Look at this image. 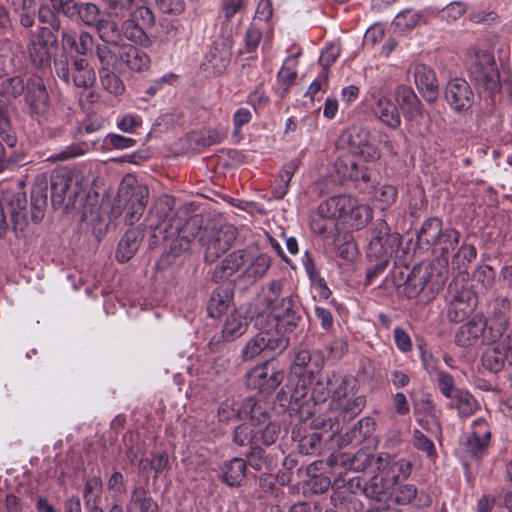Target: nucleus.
<instances>
[{"mask_svg": "<svg viewBox=\"0 0 512 512\" xmlns=\"http://www.w3.org/2000/svg\"><path fill=\"white\" fill-rule=\"evenodd\" d=\"M283 283L273 280L263 286L257 295L258 316L267 317L269 324L275 325L282 332H290L300 319L292 295L282 296Z\"/></svg>", "mask_w": 512, "mask_h": 512, "instance_id": "f257e3e1", "label": "nucleus"}, {"mask_svg": "<svg viewBox=\"0 0 512 512\" xmlns=\"http://www.w3.org/2000/svg\"><path fill=\"white\" fill-rule=\"evenodd\" d=\"M271 258L267 254L252 256L246 249L227 254L214 268L212 279L216 283L229 280L236 273L250 284L256 283L269 270Z\"/></svg>", "mask_w": 512, "mask_h": 512, "instance_id": "f03ea898", "label": "nucleus"}, {"mask_svg": "<svg viewBox=\"0 0 512 512\" xmlns=\"http://www.w3.org/2000/svg\"><path fill=\"white\" fill-rule=\"evenodd\" d=\"M255 326L260 330L250 338L243 347L241 354L245 361L254 360L258 356L273 358L283 352L288 346V339L284 336L286 332L277 329L275 325H264L263 316H257Z\"/></svg>", "mask_w": 512, "mask_h": 512, "instance_id": "7ed1b4c3", "label": "nucleus"}, {"mask_svg": "<svg viewBox=\"0 0 512 512\" xmlns=\"http://www.w3.org/2000/svg\"><path fill=\"white\" fill-rule=\"evenodd\" d=\"M401 244L402 237L399 233H391L384 220L377 221L368 247V256L377 261L375 272H382L387 267Z\"/></svg>", "mask_w": 512, "mask_h": 512, "instance_id": "20e7f679", "label": "nucleus"}, {"mask_svg": "<svg viewBox=\"0 0 512 512\" xmlns=\"http://www.w3.org/2000/svg\"><path fill=\"white\" fill-rule=\"evenodd\" d=\"M149 197L147 186L139 184L135 179L124 180L119 188L117 203L123 206L125 221L128 225L135 224L143 215Z\"/></svg>", "mask_w": 512, "mask_h": 512, "instance_id": "39448f33", "label": "nucleus"}, {"mask_svg": "<svg viewBox=\"0 0 512 512\" xmlns=\"http://www.w3.org/2000/svg\"><path fill=\"white\" fill-rule=\"evenodd\" d=\"M57 76L65 83L71 81L77 88L89 89L95 82V72L84 58H74L70 64L69 56L62 53L54 59Z\"/></svg>", "mask_w": 512, "mask_h": 512, "instance_id": "423d86ee", "label": "nucleus"}, {"mask_svg": "<svg viewBox=\"0 0 512 512\" xmlns=\"http://www.w3.org/2000/svg\"><path fill=\"white\" fill-rule=\"evenodd\" d=\"M121 20V37L124 36L127 40L144 47L150 45L146 30L154 26L155 16L149 7L141 5Z\"/></svg>", "mask_w": 512, "mask_h": 512, "instance_id": "0eeeda50", "label": "nucleus"}, {"mask_svg": "<svg viewBox=\"0 0 512 512\" xmlns=\"http://www.w3.org/2000/svg\"><path fill=\"white\" fill-rule=\"evenodd\" d=\"M494 327L487 328V321L482 315H475L467 323L461 325L455 334V343L460 347H472L479 343L488 344L495 342Z\"/></svg>", "mask_w": 512, "mask_h": 512, "instance_id": "6e6552de", "label": "nucleus"}, {"mask_svg": "<svg viewBox=\"0 0 512 512\" xmlns=\"http://www.w3.org/2000/svg\"><path fill=\"white\" fill-rule=\"evenodd\" d=\"M448 318L452 322L464 320L476 307L477 297L463 284L452 281L447 289Z\"/></svg>", "mask_w": 512, "mask_h": 512, "instance_id": "1a4fd4ad", "label": "nucleus"}, {"mask_svg": "<svg viewBox=\"0 0 512 512\" xmlns=\"http://www.w3.org/2000/svg\"><path fill=\"white\" fill-rule=\"evenodd\" d=\"M237 238V229L233 225H223L218 230L205 232L200 236V242L205 247V260L214 262L226 253Z\"/></svg>", "mask_w": 512, "mask_h": 512, "instance_id": "9d476101", "label": "nucleus"}, {"mask_svg": "<svg viewBox=\"0 0 512 512\" xmlns=\"http://www.w3.org/2000/svg\"><path fill=\"white\" fill-rule=\"evenodd\" d=\"M80 176L68 170H56L51 175V201L54 205L73 204L81 192Z\"/></svg>", "mask_w": 512, "mask_h": 512, "instance_id": "9b49d317", "label": "nucleus"}, {"mask_svg": "<svg viewBox=\"0 0 512 512\" xmlns=\"http://www.w3.org/2000/svg\"><path fill=\"white\" fill-rule=\"evenodd\" d=\"M470 74L487 91L494 93L499 89L500 76L491 52L479 50L475 53V61L470 68Z\"/></svg>", "mask_w": 512, "mask_h": 512, "instance_id": "f8f14e48", "label": "nucleus"}, {"mask_svg": "<svg viewBox=\"0 0 512 512\" xmlns=\"http://www.w3.org/2000/svg\"><path fill=\"white\" fill-rule=\"evenodd\" d=\"M97 59L99 62V78L103 89L115 96L122 95L125 92V85L116 74V71L121 70L118 55L106 49H100Z\"/></svg>", "mask_w": 512, "mask_h": 512, "instance_id": "ddd939ff", "label": "nucleus"}, {"mask_svg": "<svg viewBox=\"0 0 512 512\" xmlns=\"http://www.w3.org/2000/svg\"><path fill=\"white\" fill-rule=\"evenodd\" d=\"M284 379V373L270 367L266 361L261 365L252 368L246 374V385L251 390L269 395L281 384Z\"/></svg>", "mask_w": 512, "mask_h": 512, "instance_id": "4468645a", "label": "nucleus"}, {"mask_svg": "<svg viewBox=\"0 0 512 512\" xmlns=\"http://www.w3.org/2000/svg\"><path fill=\"white\" fill-rule=\"evenodd\" d=\"M506 364L512 367V330L505 338L488 347L482 355V365L490 372L498 373Z\"/></svg>", "mask_w": 512, "mask_h": 512, "instance_id": "2eb2a0df", "label": "nucleus"}, {"mask_svg": "<svg viewBox=\"0 0 512 512\" xmlns=\"http://www.w3.org/2000/svg\"><path fill=\"white\" fill-rule=\"evenodd\" d=\"M374 103L372 105L373 115L385 126L391 129H398L401 126V112L397 105L384 95L381 91L371 93Z\"/></svg>", "mask_w": 512, "mask_h": 512, "instance_id": "dca6fc26", "label": "nucleus"}, {"mask_svg": "<svg viewBox=\"0 0 512 512\" xmlns=\"http://www.w3.org/2000/svg\"><path fill=\"white\" fill-rule=\"evenodd\" d=\"M396 105L407 121L420 122L424 118V107L414 92L406 85H399L394 93Z\"/></svg>", "mask_w": 512, "mask_h": 512, "instance_id": "f3484780", "label": "nucleus"}, {"mask_svg": "<svg viewBox=\"0 0 512 512\" xmlns=\"http://www.w3.org/2000/svg\"><path fill=\"white\" fill-rule=\"evenodd\" d=\"M114 18L99 19L94 28L98 37L103 43L97 44L95 48L96 57L99 56L100 49H106L113 54L118 55L117 50L121 48V32L120 25Z\"/></svg>", "mask_w": 512, "mask_h": 512, "instance_id": "a211bd4d", "label": "nucleus"}, {"mask_svg": "<svg viewBox=\"0 0 512 512\" xmlns=\"http://www.w3.org/2000/svg\"><path fill=\"white\" fill-rule=\"evenodd\" d=\"M412 74L422 97L428 103L435 102L439 96V88L434 70L426 64L419 63L412 67Z\"/></svg>", "mask_w": 512, "mask_h": 512, "instance_id": "6ab92c4d", "label": "nucleus"}, {"mask_svg": "<svg viewBox=\"0 0 512 512\" xmlns=\"http://www.w3.org/2000/svg\"><path fill=\"white\" fill-rule=\"evenodd\" d=\"M312 374L313 371H310L308 375L306 373H299L297 376H291L288 379V383L277 395L278 399L282 402V406L299 404L305 399L309 392Z\"/></svg>", "mask_w": 512, "mask_h": 512, "instance_id": "aec40b11", "label": "nucleus"}, {"mask_svg": "<svg viewBox=\"0 0 512 512\" xmlns=\"http://www.w3.org/2000/svg\"><path fill=\"white\" fill-rule=\"evenodd\" d=\"M445 98L454 110L464 111L471 107L474 95L466 80L455 78L448 82Z\"/></svg>", "mask_w": 512, "mask_h": 512, "instance_id": "412c9836", "label": "nucleus"}, {"mask_svg": "<svg viewBox=\"0 0 512 512\" xmlns=\"http://www.w3.org/2000/svg\"><path fill=\"white\" fill-rule=\"evenodd\" d=\"M57 47L56 40L50 33L47 37L44 34H39L31 39L29 45V55L33 64L39 68L50 66L51 57Z\"/></svg>", "mask_w": 512, "mask_h": 512, "instance_id": "4be33fe9", "label": "nucleus"}, {"mask_svg": "<svg viewBox=\"0 0 512 512\" xmlns=\"http://www.w3.org/2000/svg\"><path fill=\"white\" fill-rule=\"evenodd\" d=\"M200 223L201 220L195 216L189 218L182 227L177 228V236L170 244L169 254L177 257L186 252L191 242L201 233Z\"/></svg>", "mask_w": 512, "mask_h": 512, "instance_id": "5701e85b", "label": "nucleus"}, {"mask_svg": "<svg viewBox=\"0 0 512 512\" xmlns=\"http://www.w3.org/2000/svg\"><path fill=\"white\" fill-rule=\"evenodd\" d=\"M491 430L484 418L473 421V431L466 442V450L471 457H482L490 443Z\"/></svg>", "mask_w": 512, "mask_h": 512, "instance_id": "b1692460", "label": "nucleus"}, {"mask_svg": "<svg viewBox=\"0 0 512 512\" xmlns=\"http://www.w3.org/2000/svg\"><path fill=\"white\" fill-rule=\"evenodd\" d=\"M25 99L32 113L42 115L46 112L49 96L41 77L34 75L29 78Z\"/></svg>", "mask_w": 512, "mask_h": 512, "instance_id": "393cba45", "label": "nucleus"}, {"mask_svg": "<svg viewBox=\"0 0 512 512\" xmlns=\"http://www.w3.org/2000/svg\"><path fill=\"white\" fill-rule=\"evenodd\" d=\"M119 58V67L124 66L135 72H142L149 68L150 57L144 51L133 45H121L117 50Z\"/></svg>", "mask_w": 512, "mask_h": 512, "instance_id": "a878e982", "label": "nucleus"}, {"mask_svg": "<svg viewBox=\"0 0 512 512\" xmlns=\"http://www.w3.org/2000/svg\"><path fill=\"white\" fill-rule=\"evenodd\" d=\"M231 55L225 44L215 45L206 53L202 67L211 75L221 74L228 67Z\"/></svg>", "mask_w": 512, "mask_h": 512, "instance_id": "bb28decb", "label": "nucleus"}, {"mask_svg": "<svg viewBox=\"0 0 512 512\" xmlns=\"http://www.w3.org/2000/svg\"><path fill=\"white\" fill-rule=\"evenodd\" d=\"M100 15L99 7L92 2H77L68 0L66 17L70 19L79 18L85 25L94 27Z\"/></svg>", "mask_w": 512, "mask_h": 512, "instance_id": "cd10ccee", "label": "nucleus"}, {"mask_svg": "<svg viewBox=\"0 0 512 512\" xmlns=\"http://www.w3.org/2000/svg\"><path fill=\"white\" fill-rule=\"evenodd\" d=\"M354 204V198L347 195H337L330 197L326 201L322 202L317 211L320 212V216L324 215L330 220L337 222L338 219L344 218L346 210L351 209Z\"/></svg>", "mask_w": 512, "mask_h": 512, "instance_id": "c85d7f7f", "label": "nucleus"}, {"mask_svg": "<svg viewBox=\"0 0 512 512\" xmlns=\"http://www.w3.org/2000/svg\"><path fill=\"white\" fill-rule=\"evenodd\" d=\"M240 419H249L254 427L262 426L269 420L266 403L247 397L240 404Z\"/></svg>", "mask_w": 512, "mask_h": 512, "instance_id": "c756f323", "label": "nucleus"}, {"mask_svg": "<svg viewBox=\"0 0 512 512\" xmlns=\"http://www.w3.org/2000/svg\"><path fill=\"white\" fill-rule=\"evenodd\" d=\"M3 201L7 203L9 207V213L11 221L14 224V229H17L18 227L22 229V226L26 224L27 220V199L25 193L18 191L10 194L7 192L4 194Z\"/></svg>", "mask_w": 512, "mask_h": 512, "instance_id": "7c9ffc66", "label": "nucleus"}, {"mask_svg": "<svg viewBox=\"0 0 512 512\" xmlns=\"http://www.w3.org/2000/svg\"><path fill=\"white\" fill-rule=\"evenodd\" d=\"M511 300L508 297L498 296L490 303V310L495 319L494 336L501 337L509 323Z\"/></svg>", "mask_w": 512, "mask_h": 512, "instance_id": "2f4dec72", "label": "nucleus"}, {"mask_svg": "<svg viewBox=\"0 0 512 512\" xmlns=\"http://www.w3.org/2000/svg\"><path fill=\"white\" fill-rule=\"evenodd\" d=\"M233 293L230 288L219 286L210 296L207 311L210 317L218 318L223 315L231 305Z\"/></svg>", "mask_w": 512, "mask_h": 512, "instance_id": "473e14b6", "label": "nucleus"}, {"mask_svg": "<svg viewBox=\"0 0 512 512\" xmlns=\"http://www.w3.org/2000/svg\"><path fill=\"white\" fill-rule=\"evenodd\" d=\"M449 409H457L462 418L473 415L479 408L478 401L466 390H460L448 402Z\"/></svg>", "mask_w": 512, "mask_h": 512, "instance_id": "72a5a7b5", "label": "nucleus"}, {"mask_svg": "<svg viewBox=\"0 0 512 512\" xmlns=\"http://www.w3.org/2000/svg\"><path fill=\"white\" fill-rule=\"evenodd\" d=\"M247 463L244 459L235 457L223 467L222 480L231 487L240 486L246 477Z\"/></svg>", "mask_w": 512, "mask_h": 512, "instance_id": "f704fd0d", "label": "nucleus"}, {"mask_svg": "<svg viewBox=\"0 0 512 512\" xmlns=\"http://www.w3.org/2000/svg\"><path fill=\"white\" fill-rule=\"evenodd\" d=\"M103 490L102 480L99 476L88 477L83 490V498L87 508L92 512H103L99 507Z\"/></svg>", "mask_w": 512, "mask_h": 512, "instance_id": "c9c22d12", "label": "nucleus"}, {"mask_svg": "<svg viewBox=\"0 0 512 512\" xmlns=\"http://www.w3.org/2000/svg\"><path fill=\"white\" fill-rule=\"evenodd\" d=\"M442 228V220L437 217H431L425 220L417 233L418 244L427 246L437 244V240L442 233Z\"/></svg>", "mask_w": 512, "mask_h": 512, "instance_id": "e433bc0d", "label": "nucleus"}, {"mask_svg": "<svg viewBox=\"0 0 512 512\" xmlns=\"http://www.w3.org/2000/svg\"><path fill=\"white\" fill-rule=\"evenodd\" d=\"M138 232L135 230H128L120 239L116 251V259L121 262L130 260L139 248Z\"/></svg>", "mask_w": 512, "mask_h": 512, "instance_id": "4c0bfd02", "label": "nucleus"}, {"mask_svg": "<svg viewBox=\"0 0 512 512\" xmlns=\"http://www.w3.org/2000/svg\"><path fill=\"white\" fill-rule=\"evenodd\" d=\"M352 206L351 209L346 210L344 219L349 222L353 228L361 229L372 219V210L366 204H359L355 198Z\"/></svg>", "mask_w": 512, "mask_h": 512, "instance_id": "58836bf2", "label": "nucleus"}, {"mask_svg": "<svg viewBox=\"0 0 512 512\" xmlns=\"http://www.w3.org/2000/svg\"><path fill=\"white\" fill-rule=\"evenodd\" d=\"M310 229L314 234L323 238L332 237L338 230V223L330 220L328 217L321 215L317 210L310 216Z\"/></svg>", "mask_w": 512, "mask_h": 512, "instance_id": "ea45409f", "label": "nucleus"}, {"mask_svg": "<svg viewBox=\"0 0 512 512\" xmlns=\"http://www.w3.org/2000/svg\"><path fill=\"white\" fill-rule=\"evenodd\" d=\"M40 8L38 11L39 20L43 23H52L56 15L66 16V7L68 0H39Z\"/></svg>", "mask_w": 512, "mask_h": 512, "instance_id": "a19ab883", "label": "nucleus"}, {"mask_svg": "<svg viewBox=\"0 0 512 512\" xmlns=\"http://www.w3.org/2000/svg\"><path fill=\"white\" fill-rule=\"evenodd\" d=\"M14 13L19 17L20 23L25 28L34 25L35 19V1L34 0H7Z\"/></svg>", "mask_w": 512, "mask_h": 512, "instance_id": "79ce46f5", "label": "nucleus"}, {"mask_svg": "<svg viewBox=\"0 0 512 512\" xmlns=\"http://www.w3.org/2000/svg\"><path fill=\"white\" fill-rule=\"evenodd\" d=\"M47 180L45 177H38L31 190V205L37 210L38 214H33V218L42 217L43 209L47 205Z\"/></svg>", "mask_w": 512, "mask_h": 512, "instance_id": "37998d69", "label": "nucleus"}, {"mask_svg": "<svg viewBox=\"0 0 512 512\" xmlns=\"http://www.w3.org/2000/svg\"><path fill=\"white\" fill-rule=\"evenodd\" d=\"M412 471V463L410 460L400 458L392 460L389 471L386 473V481L391 486L396 485L400 480L407 479Z\"/></svg>", "mask_w": 512, "mask_h": 512, "instance_id": "c03bdc74", "label": "nucleus"}, {"mask_svg": "<svg viewBox=\"0 0 512 512\" xmlns=\"http://www.w3.org/2000/svg\"><path fill=\"white\" fill-rule=\"evenodd\" d=\"M106 14L110 18L124 19L140 5L135 0H106Z\"/></svg>", "mask_w": 512, "mask_h": 512, "instance_id": "a18cd8bd", "label": "nucleus"}, {"mask_svg": "<svg viewBox=\"0 0 512 512\" xmlns=\"http://www.w3.org/2000/svg\"><path fill=\"white\" fill-rule=\"evenodd\" d=\"M366 406V397L359 395L351 399L342 400L340 403L335 404L333 408L343 414V417L352 419L356 417Z\"/></svg>", "mask_w": 512, "mask_h": 512, "instance_id": "49530a36", "label": "nucleus"}, {"mask_svg": "<svg viewBox=\"0 0 512 512\" xmlns=\"http://www.w3.org/2000/svg\"><path fill=\"white\" fill-rule=\"evenodd\" d=\"M390 487L391 485L386 481V478L374 474L369 480L364 482L362 491L366 497L380 500V497Z\"/></svg>", "mask_w": 512, "mask_h": 512, "instance_id": "de8ad7c7", "label": "nucleus"}, {"mask_svg": "<svg viewBox=\"0 0 512 512\" xmlns=\"http://www.w3.org/2000/svg\"><path fill=\"white\" fill-rule=\"evenodd\" d=\"M421 20L422 15L418 11L407 9L397 14L393 25L397 30L405 32L415 28L420 24Z\"/></svg>", "mask_w": 512, "mask_h": 512, "instance_id": "09e8293b", "label": "nucleus"}, {"mask_svg": "<svg viewBox=\"0 0 512 512\" xmlns=\"http://www.w3.org/2000/svg\"><path fill=\"white\" fill-rule=\"evenodd\" d=\"M332 372L320 376L312 387L311 398L315 403H323L331 398Z\"/></svg>", "mask_w": 512, "mask_h": 512, "instance_id": "8fccbe9b", "label": "nucleus"}, {"mask_svg": "<svg viewBox=\"0 0 512 512\" xmlns=\"http://www.w3.org/2000/svg\"><path fill=\"white\" fill-rule=\"evenodd\" d=\"M247 326L246 318L238 312H233L226 319L223 334L226 337L235 338L244 333Z\"/></svg>", "mask_w": 512, "mask_h": 512, "instance_id": "3c124183", "label": "nucleus"}, {"mask_svg": "<svg viewBox=\"0 0 512 512\" xmlns=\"http://www.w3.org/2000/svg\"><path fill=\"white\" fill-rule=\"evenodd\" d=\"M349 384V378L337 373L332 372V383H331V399L332 405L340 403L347 396V389Z\"/></svg>", "mask_w": 512, "mask_h": 512, "instance_id": "603ef678", "label": "nucleus"}, {"mask_svg": "<svg viewBox=\"0 0 512 512\" xmlns=\"http://www.w3.org/2000/svg\"><path fill=\"white\" fill-rule=\"evenodd\" d=\"M258 432L250 423H243L234 430V442L239 446L256 443Z\"/></svg>", "mask_w": 512, "mask_h": 512, "instance_id": "864d4df0", "label": "nucleus"}, {"mask_svg": "<svg viewBox=\"0 0 512 512\" xmlns=\"http://www.w3.org/2000/svg\"><path fill=\"white\" fill-rule=\"evenodd\" d=\"M255 428L256 432H258L256 443L261 442L267 446L275 443L280 433L279 425L269 421Z\"/></svg>", "mask_w": 512, "mask_h": 512, "instance_id": "5fc2aeb1", "label": "nucleus"}, {"mask_svg": "<svg viewBox=\"0 0 512 512\" xmlns=\"http://www.w3.org/2000/svg\"><path fill=\"white\" fill-rule=\"evenodd\" d=\"M217 416L221 422H228L234 418L240 419V404L234 399L224 400L218 407Z\"/></svg>", "mask_w": 512, "mask_h": 512, "instance_id": "6e6d98bb", "label": "nucleus"}, {"mask_svg": "<svg viewBox=\"0 0 512 512\" xmlns=\"http://www.w3.org/2000/svg\"><path fill=\"white\" fill-rule=\"evenodd\" d=\"M495 278V270L489 265H481L473 273V280L484 290H488L494 285Z\"/></svg>", "mask_w": 512, "mask_h": 512, "instance_id": "4d7b16f0", "label": "nucleus"}, {"mask_svg": "<svg viewBox=\"0 0 512 512\" xmlns=\"http://www.w3.org/2000/svg\"><path fill=\"white\" fill-rule=\"evenodd\" d=\"M460 233L454 228H442L441 236L437 240V244L441 246L442 254H447L454 250L458 245Z\"/></svg>", "mask_w": 512, "mask_h": 512, "instance_id": "13d9d810", "label": "nucleus"}, {"mask_svg": "<svg viewBox=\"0 0 512 512\" xmlns=\"http://www.w3.org/2000/svg\"><path fill=\"white\" fill-rule=\"evenodd\" d=\"M477 256V251L472 244H462L459 250L455 253L452 264H456L458 269L466 268Z\"/></svg>", "mask_w": 512, "mask_h": 512, "instance_id": "bf43d9fd", "label": "nucleus"}, {"mask_svg": "<svg viewBox=\"0 0 512 512\" xmlns=\"http://www.w3.org/2000/svg\"><path fill=\"white\" fill-rule=\"evenodd\" d=\"M374 422L371 418H362L350 430V441L361 443L372 432Z\"/></svg>", "mask_w": 512, "mask_h": 512, "instance_id": "052dcab7", "label": "nucleus"}, {"mask_svg": "<svg viewBox=\"0 0 512 512\" xmlns=\"http://www.w3.org/2000/svg\"><path fill=\"white\" fill-rule=\"evenodd\" d=\"M131 502L139 505L140 512H157L158 505L151 498L146 496L143 488H136L131 496Z\"/></svg>", "mask_w": 512, "mask_h": 512, "instance_id": "680f3d73", "label": "nucleus"}, {"mask_svg": "<svg viewBox=\"0 0 512 512\" xmlns=\"http://www.w3.org/2000/svg\"><path fill=\"white\" fill-rule=\"evenodd\" d=\"M313 362L316 368H321L324 363V358L320 353L311 354L308 350H300L294 360V367L306 368Z\"/></svg>", "mask_w": 512, "mask_h": 512, "instance_id": "e2e57ef3", "label": "nucleus"}, {"mask_svg": "<svg viewBox=\"0 0 512 512\" xmlns=\"http://www.w3.org/2000/svg\"><path fill=\"white\" fill-rule=\"evenodd\" d=\"M25 89L22 78L16 76L7 78L3 81L1 86V93L6 97L16 98L20 96Z\"/></svg>", "mask_w": 512, "mask_h": 512, "instance_id": "0e129e2a", "label": "nucleus"}, {"mask_svg": "<svg viewBox=\"0 0 512 512\" xmlns=\"http://www.w3.org/2000/svg\"><path fill=\"white\" fill-rule=\"evenodd\" d=\"M87 149V145L85 143H73L59 153L54 154L50 157L52 161H66L78 156H82Z\"/></svg>", "mask_w": 512, "mask_h": 512, "instance_id": "69168bd1", "label": "nucleus"}, {"mask_svg": "<svg viewBox=\"0 0 512 512\" xmlns=\"http://www.w3.org/2000/svg\"><path fill=\"white\" fill-rule=\"evenodd\" d=\"M437 384L441 393L449 400L461 390L455 387L453 377L447 372L438 373Z\"/></svg>", "mask_w": 512, "mask_h": 512, "instance_id": "338daca9", "label": "nucleus"}, {"mask_svg": "<svg viewBox=\"0 0 512 512\" xmlns=\"http://www.w3.org/2000/svg\"><path fill=\"white\" fill-rule=\"evenodd\" d=\"M269 101L270 99L265 93L262 84H259L247 97V103L253 107L257 114H259L260 110L263 109Z\"/></svg>", "mask_w": 512, "mask_h": 512, "instance_id": "774afa93", "label": "nucleus"}]
</instances>
